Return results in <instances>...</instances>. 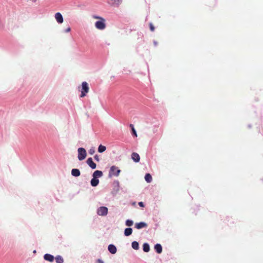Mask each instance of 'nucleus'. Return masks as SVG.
<instances>
[{
  "mask_svg": "<svg viewBox=\"0 0 263 263\" xmlns=\"http://www.w3.org/2000/svg\"><path fill=\"white\" fill-rule=\"evenodd\" d=\"M78 159L79 161L84 160L87 156V152L83 147L78 148Z\"/></svg>",
  "mask_w": 263,
  "mask_h": 263,
  "instance_id": "f257e3e1",
  "label": "nucleus"
},
{
  "mask_svg": "<svg viewBox=\"0 0 263 263\" xmlns=\"http://www.w3.org/2000/svg\"><path fill=\"white\" fill-rule=\"evenodd\" d=\"M80 97L83 98L86 96L89 91V86L87 82L84 81L82 83Z\"/></svg>",
  "mask_w": 263,
  "mask_h": 263,
  "instance_id": "f03ea898",
  "label": "nucleus"
},
{
  "mask_svg": "<svg viewBox=\"0 0 263 263\" xmlns=\"http://www.w3.org/2000/svg\"><path fill=\"white\" fill-rule=\"evenodd\" d=\"M95 26L99 30L104 29L106 27L105 20L104 18H100V20L95 22Z\"/></svg>",
  "mask_w": 263,
  "mask_h": 263,
  "instance_id": "7ed1b4c3",
  "label": "nucleus"
},
{
  "mask_svg": "<svg viewBox=\"0 0 263 263\" xmlns=\"http://www.w3.org/2000/svg\"><path fill=\"white\" fill-rule=\"evenodd\" d=\"M120 173L121 170L117 166L112 165L110 167L108 175L109 177L112 176L117 177L119 175Z\"/></svg>",
  "mask_w": 263,
  "mask_h": 263,
  "instance_id": "20e7f679",
  "label": "nucleus"
},
{
  "mask_svg": "<svg viewBox=\"0 0 263 263\" xmlns=\"http://www.w3.org/2000/svg\"><path fill=\"white\" fill-rule=\"evenodd\" d=\"M113 188L111 194L113 196H115L120 190V183L117 180H114L112 183Z\"/></svg>",
  "mask_w": 263,
  "mask_h": 263,
  "instance_id": "39448f33",
  "label": "nucleus"
},
{
  "mask_svg": "<svg viewBox=\"0 0 263 263\" xmlns=\"http://www.w3.org/2000/svg\"><path fill=\"white\" fill-rule=\"evenodd\" d=\"M108 208L106 206H101L97 209V214L100 216H104L108 214Z\"/></svg>",
  "mask_w": 263,
  "mask_h": 263,
  "instance_id": "423d86ee",
  "label": "nucleus"
},
{
  "mask_svg": "<svg viewBox=\"0 0 263 263\" xmlns=\"http://www.w3.org/2000/svg\"><path fill=\"white\" fill-rule=\"evenodd\" d=\"M86 163L89 166V167L92 170H95L97 167V164L93 162V159L91 157H89L87 159Z\"/></svg>",
  "mask_w": 263,
  "mask_h": 263,
  "instance_id": "0eeeda50",
  "label": "nucleus"
},
{
  "mask_svg": "<svg viewBox=\"0 0 263 263\" xmlns=\"http://www.w3.org/2000/svg\"><path fill=\"white\" fill-rule=\"evenodd\" d=\"M147 224L144 221H140L139 222H136L135 224V228L138 230H140L143 228H146Z\"/></svg>",
  "mask_w": 263,
  "mask_h": 263,
  "instance_id": "6e6552de",
  "label": "nucleus"
},
{
  "mask_svg": "<svg viewBox=\"0 0 263 263\" xmlns=\"http://www.w3.org/2000/svg\"><path fill=\"white\" fill-rule=\"evenodd\" d=\"M43 258L44 260L48 261L50 262H52L54 261V257L53 255L50 254L49 253H46L43 256Z\"/></svg>",
  "mask_w": 263,
  "mask_h": 263,
  "instance_id": "1a4fd4ad",
  "label": "nucleus"
},
{
  "mask_svg": "<svg viewBox=\"0 0 263 263\" xmlns=\"http://www.w3.org/2000/svg\"><path fill=\"white\" fill-rule=\"evenodd\" d=\"M131 158L133 160V161L135 163H138L140 160V157L139 155L136 152H133L132 154Z\"/></svg>",
  "mask_w": 263,
  "mask_h": 263,
  "instance_id": "9d476101",
  "label": "nucleus"
},
{
  "mask_svg": "<svg viewBox=\"0 0 263 263\" xmlns=\"http://www.w3.org/2000/svg\"><path fill=\"white\" fill-rule=\"evenodd\" d=\"M108 250L112 254H115L117 251V247L114 244H110L108 246Z\"/></svg>",
  "mask_w": 263,
  "mask_h": 263,
  "instance_id": "9b49d317",
  "label": "nucleus"
},
{
  "mask_svg": "<svg viewBox=\"0 0 263 263\" xmlns=\"http://www.w3.org/2000/svg\"><path fill=\"white\" fill-rule=\"evenodd\" d=\"M55 18L59 24H61L63 22V17L60 12H57L55 14Z\"/></svg>",
  "mask_w": 263,
  "mask_h": 263,
  "instance_id": "f8f14e48",
  "label": "nucleus"
},
{
  "mask_svg": "<svg viewBox=\"0 0 263 263\" xmlns=\"http://www.w3.org/2000/svg\"><path fill=\"white\" fill-rule=\"evenodd\" d=\"M154 250L158 254H161L162 252V246L160 243H157L154 246Z\"/></svg>",
  "mask_w": 263,
  "mask_h": 263,
  "instance_id": "ddd939ff",
  "label": "nucleus"
},
{
  "mask_svg": "<svg viewBox=\"0 0 263 263\" xmlns=\"http://www.w3.org/2000/svg\"><path fill=\"white\" fill-rule=\"evenodd\" d=\"M103 175V174L102 171L100 170H96L92 173V177L99 179V178L102 177Z\"/></svg>",
  "mask_w": 263,
  "mask_h": 263,
  "instance_id": "4468645a",
  "label": "nucleus"
},
{
  "mask_svg": "<svg viewBox=\"0 0 263 263\" xmlns=\"http://www.w3.org/2000/svg\"><path fill=\"white\" fill-rule=\"evenodd\" d=\"M133 228L130 227L126 228L124 229V235L125 236L128 237L131 235L133 233Z\"/></svg>",
  "mask_w": 263,
  "mask_h": 263,
  "instance_id": "2eb2a0df",
  "label": "nucleus"
},
{
  "mask_svg": "<svg viewBox=\"0 0 263 263\" xmlns=\"http://www.w3.org/2000/svg\"><path fill=\"white\" fill-rule=\"evenodd\" d=\"M71 174L73 177H78L80 176L81 172L78 168H72L71 170Z\"/></svg>",
  "mask_w": 263,
  "mask_h": 263,
  "instance_id": "dca6fc26",
  "label": "nucleus"
},
{
  "mask_svg": "<svg viewBox=\"0 0 263 263\" xmlns=\"http://www.w3.org/2000/svg\"><path fill=\"white\" fill-rule=\"evenodd\" d=\"M99 183V180L98 178L92 177L90 180V185L92 187L97 186Z\"/></svg>",
  "mask_w": 263,
  "mask_h": 263,
  "instance_id": "f3484780",
  "label": "nucleus"
},
{
  "mask_svg": "<svg viewBox=\"0 0 263 263\" xmlns=\"http://www.w3.org/2000/svg\"><path fill=\"white\" fill-rule=\"evenodd\" d=\"M142 249L144 252H148L150 251V246L148 243L144 242L142 246Z\"/></svg>",
  "mask_w": 263,
  "mask_h": 263,
  "instance_id": "a211bd4d",
  "label": "nucleus"
},
{
  "mask_svg": "<svg viewBox=\"0 0 263 263\" xmlns=\"http://www.w3.org/2000/svg\"><path fill=\"white\" fill-rule=\"evenodd\" d=\"M144 179L147 183H151L152 181V176L149 173H146L144 176Z\"/></svg>",
  "mask_w": 263,
  "mask_h": 263,
  "instance_id": "6ab92c4d",
  "label": "nucleus"
},
{
  "mask_svg": "<svg viewBox=\"0 0 263 263\" xmlns=\"http://www.w3.org/2000/svg\"><path fill=\"white\" fill-rule=\"evenodd\" d=\"M54 259L55 260L56 263H63L64 259L61 255H58L55 257H54Z\"/></svg>",
  "mask_w": 263,
  "mask_h": 263,
  "instance_id": "aec40b11",
  "label": "nucleus"
},
{
  "mask_svg": "<svg viewBox=\"0 0 263 263\" xmlns=\"http://www.w3.org/2000/svg\"><path fill=\"white\" fill-rule=\"evenodd\" d=\"M132 247L133 249L137 250L139 249V242L137 241H134L132 242Z\"/></svg>",
  "mask_w": 263,
  "mask_h": 263,
  "instance_id": "412c9836",
  "label": "nucleus"
},
{
  "mask_svg": "<svg viewBox=\"0 0 263 263\" xmlns=\"http://www.w3.org/2000/svg\"><path fill=\"white\" fill-rule=\"evenodd\" d=\"M106 149V147L105 146H104L102 144H100L98 148V152L100 153H102L105 152Z\"/></svg>",
  "mask_w": 263,
  "mask_h": 263,
  "instance_id": "4be33fe9",
  "label": "nucleus"
},
{
  "mask_svg": "<svg viewBox=\"0 0 263 263\" xmlns=\"http://www.w3.org/2000/svg\"><path fill=\"white\" fill-rule=\"evenodd\" d=\"M125 224L126 226L130 227L134 224V221L130 219H127L125 222Z\"/></svg>",
  "mask_w": 263,
  "mask_h": 263,
  "instance_id": "5701e85b",
  "label": "nucleus"
},
{
  "mask_svg": "<svg viewBox=\"0 0 263 263\" xmlns=\"http://www.w3.org/2000/svg\"><path fill=\"white\" fill-rule=\"evenodd\" d=\"M131 134L133 137H137V132L135 128H133V129H131Z\"/></svg>",
  "mask_w": 263,
  "mask_h": 263,
  "instance_id": "b1692460",
  "label": "nucleus"
},
{
  "mask_svg": "<svg viewBox=\"0 0 263 263\" xmlns=\"http://www.w3.org/2000/svg\"><path fill=\"white\" fill-rule=\"evenodd\" d=\"M95 153V148L94 147H91L88 151V153L92 155Z\"/></svg>",
  "mask_w": 263,
  "mask_h": 263,
  "instance_id": "393cba45",
  "label": "nucleus"
},
{
  "mask_svg": "<svg viewBox=\"0 0 263 263\" xmlns=\"http://www.w3.org/2000/svg\"><path fill=\"white\" fill-rule=\"evenodd\" d=\"M149 29L150 30L152 31V32H154L155 31V28L154 27V26L153 25V23H149Z\"/></svg>",
  "mask_w": 263,
  "mask_h": 263,
  "instance_id": "a878e982",
  "label": "nucleus"
},
{
  "mask_svg": "<svg viewBox=\"0 0 263 263\" xmlns=\"http://www.w3.org/2000/svg\"><path fill=\"white\" fill-rule=\"evenodd\" d=\"M138 205L141 208H144L145 206V204L142 201L139 202Z\"/></svg>",
  "mask_w": 263,
  "mask_h": 263,
  "instance_id": "bb28decb",
  "label": "nucleus"
},
{
  "mask_svg": "<svg viewBox=\"0 0 263 263\" xmlns=\"http://www.w3.org/2000/svg\"><path fill=\"white\" fill-rule=\"evenodd\" d=\"M94 159L97 161V162H99L100 161V158H99V157L98 155H95V156H94Z\"/></svg>",
  "mask_w": 263,
  "mask_h": 263,
  "instance_id": "cd10ccee",
  "label": "nucleus"
},
{
  "mask_svg": "<svg viewBox=\"0 0 263 263\" xmlns=\"http://www.w3.org/2000/svg\"><path fill=\"white\" fill-rule=\"evenodd\" d=\"M92 17H93V18H96V19H98L99 20H100V18H102V17L98 16V15H93L92 16Z\"/></svg>",
  "mask_w": 263,
  "mask_h": 263,
  "instance_id": "c85d7f7f",
  "label": "nucleus"
},
{
  "mask_svg": "<svg viewBox=\"0 0 263 263\" xmlns=\"http://www.w3.org/2000/svg\"><path fill=\"white\" fill-rule=\"evenodd\" d=\"M97 263H104V261L100 258H99L97 260Z\"/></svg>",
  "mask_w": 263,
  "mask_h": 263,
  "instance_id": "c756f323",
  "label": "nucleus"
},
{
  "mask_svg": "<svg viewBox=\"0 0 263 263\" xmlns=\"http://www.w3.org/2000/svg\"><path fill=\"white\" fill-rule=\"evenodd\" d=\"M71 30L70 27H68L66 29H65V32H69Z\"/></svg>",
  "mask_w": 263,
  "mask_h": 263,
  "instance_id": "7c9ffc66",
  "label": "nucleus"
},
{
  "mask_svg": "<svg viewBox=\"0 0 263 263\" xmlns=\"http://www.w3.org/2000/svg\"><path fill=\"white\" fill-rule=\"evenodd\" d=\"M153 43L155 47H156L158 45V42L155 40L153 41Z\"/></svg>",
  "mask_w": 263,
  "mask_h": 263,
  "instance_id": "2f4dec72",
  "label": "nucleus"
},
{
  "mask_svg": "<svg viewBox=\"0 0 263 263\" xmlns=\"http://www.w3.org/2000/svg\"><path fill=\"white\" fill-rule=\"evenodd\" d=\"M129 126H130V127L131 128V129H133V128H135V127H134V125H133V124H130L129 125Z\"/></svg>",
  "mask_w": 263,
  "mask_h": 263,
  "instance_id": "473e14b6",
  "label": "nucleus"
},
{
  "mask_svg": "<svg viewBox=\"0 0 263 263\" xmlns=\"http://www.w3.org/2000/svg\"><path fill=\"white\" fill-rule=\"evenodd\" d=\"M248 128H251V127H252L251 124H248Z\"/></svg>",
  "mask_w": 263,
  "mask_h": 263,
  "instance_id": "72a5a7b5",
  "label": "nucleus"
},
{
  "mask_svg": "<svg viewBox=\"0 0 263 263\" xmlns=\"http://www.w3.org/2000/svg\"><path fill=\"white\" fill-rule=\"evenodd\" d=\"M36 253V251L35 250L33 251V253L35 254Z\"/></svg>",
  "mask_w": 263,
  "mask_h": 263,
  "instance_id": "f704fd0d",
  "label": "nucleus"
},
{
  "mask_svg": "<svg viewBox=\"0 0 263 263\" xmlns=\"http://www.w3.org/2000/svg\"><path fill=\"white\" fill-rule=\"evenodd\" d=\"M199 206H200L199 205L197 206V211L199 210Z\"/></svg>",
  "mask_w": 263,
  "mask_h": 263,
  "instance_id": "c9c22d12",
  "label": "nucleus"
},
{
  "mask_svg": "<svg viewBox=\"0 0 263 263\" xmlns=\"http://www.w3.org/2000/svg\"><path fill=\"white\" fill-rule=\"evenodd\" d=\"M32 2H35L36 0H31Z\"/></svg>",
  "mask_w": 263,
  "mask_h": 263,
  "instance_id": "e433bc0d",
  "label": "nucleus"
},
{
  "mask_svg": "<svg viewBox=\"0 0 263 263\" xmlns=\"http://www.w3.org/2000/svg\"><path fill=\"white\" fill-rule=\"evenodd\" d=\"M143 37V34H142V33H141V37Z\"/></svg>",
  "mask_w": 263,
  "mask_h": 263,
  "instance_id": "4c0bfd02",
  "label": "nucleus"
},
{
  "mask_svg": "<svg viewBox=\"0 0 263 263\" xmlns=\"http://www.w3.org/2000/svg\"><path fill=\"white\" fill-rule=\"evenodd\" d=\"M111 78H115V76H112Z\"/></svg>",
  "mask_w": 263,
  "mask_h": 263,
  "instance_id": "58836bf2",
  "label": "nucleus"
}]
</instances>
